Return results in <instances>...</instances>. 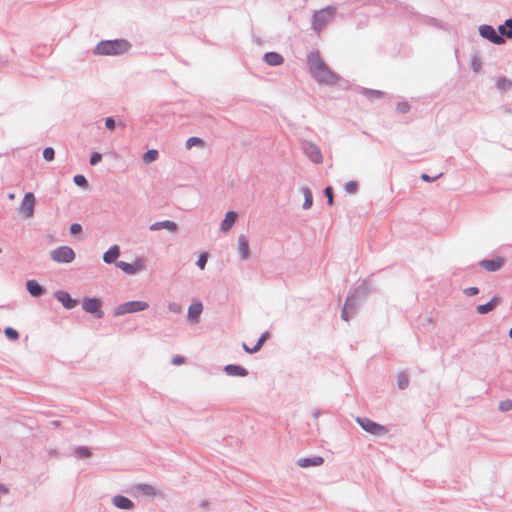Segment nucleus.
<instances>
[{
    "label": "nucleus",
    "mask_w": 512,
    "mask_h": 512,
    "mask_svg": "<svg viewBox=\"0 0 512 512\" xmlns=\"http://www.w3.org/2000/svg\"><path fill=\"white\" fill-rule=\"evenodd\" d=\"M48 454H49V456H51V457H52V456H56V455H57V451H56V450H49V451H48Z\"/></svg>",
    "instance_id": "obj_60"
},
{
    "label": "nucleus",
    "mask_w": 512,
    "mask_h": 512,
    "mask_svg": "<svg viewBox=\"0 0 512 512\" xmlns=\"http://www.w3.org/2000/svg\"><path fill=\"white\" fill-rule=\"evenodd\" d=\"M397 385L401 390L406 389L409 386V378L405 372H400L397 375Z\"/></svg>",
    "instance_id": "obj_30"
},
{
    "label": "nucleus",
    "mask_w": 512,
    "mask_h": 512,
    "mask_svg": "<svg viewBox=\"0 0 512 512\" xmlns=\"http://www.w3.org/2000/svg\"><path fill=\"white\" fill-rule=\"evenodd\" d=\"M35 202L36 199L32 192H27L24 195L19 207V212L23 215L24 218L29 219L34 215Z\"/></svg>",
    "instance_id": "obj_11"
},
{
    "label": "nucleus",
    "mask_w": 512,
    "mask_h": 512,
    "mask_svg": "<svg viewBox=\"0 0 512 512\" xmlns=\"http://www.w3.org/2000/svg\"><path fill=\"white\" fill-rule=\"evenodd\" d=\"M148 308H149L148 302L139 301V300L128 301V302L118 305L114 310V315L121 316V315H125L128 313L144 311Z\"/></svg>",
    "instance_id": "obj_4"
},
{
    "label": "nucleus",
    "mask_w": 512,
    "mask_h": 512,
    "mask_svg": "<svg viewBox=\"0 0 512 512\" xmlns=\"http://www.w3.org/2000/svg\"><path fill=\"white\" fill-rule=\"evenodd\" d=\"M237 250L241 260H246L250 256L249 241L246 235L240 234L238 236Z\"/></svg>",
    "instance_id": "obj_17"
},
{
    "label": "nucleus",
    "mask_w": 512,
    "mask_h": 512,
    "mask_svg": "<svg viewBox=\"0 0 512 512\" xmlns=\"http://www.w3.org/2000/svg\"><path fill=\"white\" fill-rule=\"evenodd\" d=\"M111 502L118 509L133 510L135 508L132 500L120 494L113 496Z\"/></svg>",
    "instance_id": "obj_15"
},
{
    "label": "nucleus",
    "mask_w": 512,
    "mask_h": 512,
    "mask_svg": "<svg viewBox=\"0 0 512 512\" xmlns=\"http://www.w3.org/2000/svg\"><path fill=\"white\" fill-rule=\"evenodd\" d=\"M119 255L120 248L117 245H113L103 254V261L107 264H111L115 262Z\"/></svg>",
    "instance_id": "obj_22"
},
{
    "label": "nucleus",
    "mask_w": 512,
    "mask_h": 512,
    "mask_svg": "<svg viewBox=\"0 0 512 512\" xmlns=\"http://www.w3.org/2000/svg\"><path fill=\"white\" fill-rule=\"evenodd\" d=\"M54 297L63 305L66 309H73L77 306L78 301L71 298L70 294L64 290H57L54 293Z\"/></svg>",
    "instance_id": "obj_14"
},
{
    "label": "nucleus",
    "mask_w": 512,
    "mask_h": 512,
    "mask_svg": "<svg viewBox=\"0 0 512 512\" xmlns=\"http://www.w3.org/2000/svg\"><path fill=\"white\" fill-rule=\"evenodd\" d=\"M479 34L481 37L489 40L490 42L500 45L505 43V38L495 31V29L490 25H480L479 26Z\"/></svg>",
    "instance_id": "obj_12"
},
{
    "label": "nucleus",
    "mask_w": 512,
    "mask_h": 512,
    "mask_svg": "<svg viewBox=\"0 0 512 512\" xmlns=\"http://www.w3.org/2000/svg\"><path fill=\"white\" fill-rule=\"evenodd\" d=\"M0 493H3V494L9 493V488L3 483H0Z\"/></svg>",
    "instance_id": "obj_54"
},
{
    "label": "nucleus",
    "mask_w": 512,
    "mask_h": 512,
    "mask_svg": "<svg viewBox=\"0 0 512 512\" xmlns=\"http://www.w3.org/2000/svg\"><path fill=\"white\" fill-rule=\"evenodd\" d=\"M171 362L173 365H181L185 362V358L183 356L176 355L172 358Z\"/></svg>",
    "instance_id": "obj_51"
},
{
    "label": "nucleus",
    "mask_w": 512,
    "mask_h": 512,
    "mask_svg": "<svg viewBox=\"0 0 512 512\" xmlns=\"http://www.w3.org/2000/svg\"><path fill=\"white\" fill-rule=\"evenodd\" d=\"M356 422L360 425V427L363 430L372 435H382L387 432V429L384 426L366 417H357Z\"/></svg>",
    "instance_id": "obj_9"
},
{
    "label": "nucleus",
    "mask_w": 512,
    "mask_h": 512,
    "mask_svg": "<svg viewBox=\"0 0 512 512\" xmlns=\"http://www.w3.org/2000/svg\"><path fill=\"white\" fill-rule=\"evenodd\" d=\"M479 293V289L477 287H469L464 290V294L468 297L475 296Z\"/></svg>",
    "instance_id": "obj_48"
},
{
    "label": "nucleus",
    "mask_w": 512,
    "mask_h": 512,
    "mask_svg": "<svg viewBox=\"0 0 512 512\" xmlns=\"http://www.w3.org/2000/svg\"><path fill=\"white\" fill-rule=\"evenodd\" d=\"M336 8L327 6L323 9L315 11L312 17V29L320 34L321 31L334 19Z\"/></svg>",
    "instance_id": "obj_3"
},
{
    "label": "nucleus",
    "mask_w": 512,
    "mask_h": 512,
    "mask_svg": "<svg viewBox=\"0 0 512 512\" xmlns=\"http://www.w3.org/2000/svg\"><path fill=\"white\" fill-rule=\"evenodd\" d=\"M43 158L50 162V161H53L54 158H55V151L53 148L51 147H46L44 150H43Z\"/></svg>",
    "instance_id": "obj_37"
},
{
    "label": "nucleus",
    "mask_w": 512,
    "mask_h": 512,
    "mask_svg": "<svg viewBox=\"0 0 512 512\" xmlns=\"http://www.w3.org/2000/svg\"><path fill=\"white\" fill-rule=\"evenodd\" d=\"M116 265L124 273L129 274V275H134L137 272L147 269V260L144 257H139L133 263L118 261L116 263Z\"/></svg>",
    "instance_id": "obj_5"
},
{
    "label": "nucleus",
    "mask_w": 512,
    "mask_h": 512,
    "mask_svg": "<svg viewBox=\"0 0 512 512\" xmlns=\"http://www.w3.org/2000/svg\"><path fill=\"white\" fill-rule=\"evenodd\" d=\"M270 337V334L268 332H263L261 334V336L259 337L258 339V342L261 343L262 345L264 344V342Z\"/></svg>",
    "instance_id": "obj_52"
},
{
    "label": "nucleus",
    "mask_w": 512,
    "mask_h": 512,
    "mask_svg": "<svg viewBox=\"0 0 512 512\" xmlns=\"http://www.w3.org/2000/svg\"><path fill=\"white\" fill-rule=\"evenodd\" d=\"M307 64L313 78L320 84L335 85L339 76L323 61L319 51H311L307 55Z\"/></svg>",
    "instance_id": "obj_1"
},
{
    "label": "nucleus",
    "mask_w": 512,
    "mask_h": 512,
    "mask_svg": "<svg viewBox=\"0 0 512 512\" xmlns=\"http://www.w3.org/2000/svg\"><path fill=\"white\" fill-rule=\"evenodd\" d=\"M443 175V173H439L438 175L434 176V177H431L429 176L428 174H421L420 178L425 181V182H434L436 181L437 179H439L441 176Z\"/></svg>",
    "instance_id": "obj_45"
},
{
    "label": "nucleus",
    "mask_w": 512,
    "mask_h": 512,
    "mask_svg": "<svg viewBox=\"0 0 512 512\" xmlns=\"http://www.w3.org/2000/svg\"><path fill=\"white\" fill-rule=\"evenodd\" d=\"M300 190L304 196V202H303L302 207L304 210H308L311 208V206L313 204L312 192H311L310 188H308V187H302Z\"/></svg>",
    "instance_id": "obj_28"
},
{
    "label": "nucleus",
    "mask_w": 512,
    "mask_h": 512,
    "mask_svg": "<svg viewBox=\"0 0 512 512\" xmlns=\"http://www.w3.org/2000/svg\"><path fill=\"white\" fill-rule=\"evenodd\" d=\"M26 288L29 294L33 297H41L45 293L44 287H42L36 280H28L26 282Z\"/></svg>",
    "instance_id": "obj_19"
},
{
    "label": "nucleus",
    "mask_w": 512,
    "mask_h": 512,
    "mask_svg": "<svg viewBox=\"0 0 512 512\" xmlns=\"http://www.w3.org/2000/svg\"><path fill=\"white\" fill-rule=\"evenodd\" d=\"M504 258L501 256H497L493 259H483L479 262L481 268L488 272H495L502 268L504 265Z\"/></svg>",
    "instance_id": "obj_13"
},
{
    "label": "nucleus",
    "mask_w": 512,
    "mask_h": 512,
    "mask_svg": "<svg viewBox=\"0 0 512 512\" xmlns=\"http://www.w3.org/2000/svg\"><path fill=\"white\" fill-rule=\"evenodd\" d=\"M499 410L502 412H508L512 410V400H504L499 403Z\"/></svg>",
    "instance_id": "obj_39"
},
{
    "label": "nucleus",
    "mask_w": 512,
    "mask_h": 512,
    "mask_svg": "<svg viewBox=\"0 0 512 512\" xmlns=\"http://www.w3.org/2000/svg\"><path fill=\"white\" fill-rule=\"evenodd\" d=\"M101 159H102V155L98 152H94L90 156L89 163H90V165L95 166L101 161Z\"/></svg>",
    "instance_id": "obj_43"
},
{
    "label": "nucleus",
    "mask_w": 512,
    "mask_h": 512,
    "mask_svg": "<svg viewBox=\"0 0 512 512\" xmlns=\"http://www.w3.org/2000/svg\"><path fill=\"white\" fill-rule=\"evenodd\" d=\"M161 229H166L169 232L175 233L178 230V225L174 221L163 220V221L155 222L149 226L150 231H158Z\"/></svg>",
    "instance_id": "obj_18"
},
{
    "label": "nucleus",
    "mask_w": 512,
    "mask_h": 512,
    "mask_svg": "<svg viewBox=\"0 0 512 512\" xmlns=\"http://www.w3.org/2000/svg\"><path fill=\"white\" fill-rule=\"evenodd\" d=\"M508 335L512 339V327L510 328Z\"/></svg>",
    "instance_id": "obj_63"
},
{
    "label": "nucleus",
    "mask_w": 512,
    "mask_h": 512,
    "mask_svg": "<svg viewBox=\"0 0 512 512\" xmlns=\"http://www.w3.org/2000/svg\"><path fill=\"white\" fill-rule=\"evenodd\" d=\"M507 27L503 24L498 27V35H501L502 37H507L508 39L512 38V30L506 29Z\"/></svg>",
    "instance_id": "obj_41"
},
{
    "label": "nucleus",
    "mask_w": 512,
    "mask_h": 512,
    "mask_svg": "<svg viewBox=\"0 0 512 512\" xmlns=\"http://www.w3.org/2000/svg\"><path fill=\"white\" fill-rule=\"evenodd\" d=\"M369 293L368 286L365 282H362L360 285H358L353 290L349 291V294L355 295L356 298L359 300H362L365 298Z\"/></svg>",
    "instance_id": "obj_26"
},
{
    "label": "nucleus",
    "mask_w": 512,
    "mask_h": 512,
    "mask_svg": "<svg viewBox=\"0 0 512 512\" xmlns=\"http://www.w3.org/2000/svg\"><path fill=\"white\" fill-rule=\"evenodd\" d=\"M136 490L144 495L155 497L159 494V491L150 484H138Z\"/></svg>",
    "instance_id": "obj_27"
},
{
    "label": "nucleus",
    "mask_w": 512,
    "mask_h": 512,
    "mask_svg": "<svg viewBox=\"0 0 512 512\" xmlns=\"http://www.w3.org/2000/svg\"><path fill=\"white\" fill-rule=\"evenodd\" d=\"M105 127L109 130H113L115 128V120L112 117H107L105 119Z\"/></svg>",
    "instance_id": "obj_49"
},
{
    "label": "nucleus",
    "mask_w": 512,
    "mask_h": 512,
    "mask_svg": "<svg viewBox=\"0 0 512 512\" xmlns=\"http://www.w3.org/2000/svg\"><path fill=\"white\" fill-rule=\"evenodd\" d=\"M301 149L303 153L315 164H320L323 161V156L318 145L311 141H302Z\"/></svg>",
    "instance_id": "obj_7"
},
{
    "label": "nucleus",
    "mask_w": 512,
    "mask_h": 512,
    "mask_svg": "<svg viewBox=\"0 0 512 512\" xmlns=\"http://www.w3.org/2000/svg\"><path fill=\"white\" fill-rule=\"evenodd\" d=\"M264 61L270 66H278L283 63L284 59L277 52H267L264 55Z\"/></svg>",
    "instance_id": "obj_23"
},
{
    "label": "nucleus",
    "mask_w": 512,
    "mask_h": 512,
    "mask_svg": "<svg viewBox=\"0 0 512 512\" xmlns=\"http://www.w3.org/2000/svg\"><path fill=\"white\" fill-rule=\"evenodd\" d=\"M361 300L355 297V295H351L348 293L342 312H341V318L344 321H348L351 316L355 314L357 309L360 306Z\"/></svg>",
    "instance_id": "obj_10"
},
{
    "label": "nucleus",
    "mask_w": 512,
    "mask_h": 512,
    "mask_svg": "<svg viewBox=\"0 0 512 512\" xmlns=\"http://www.w3.org/2000/svg\"><path fill=\"white\" fill-rule=\"evenodd\" d=\"M168 310L171 313L179 314L182 312V306L177 302H170L168 304Z\"/></svg>",
    "instance_id": "obj_42"
},
{
    "label": "nucleus",
    "mask_w": 512,
    "mask_h": 512,
    "mask_svg": "<svg viewBox=\"0 0 512 512\" xmlns=\"http://www.w3.org/2000/svg\"><path fill=\"white\" fill-rule=\"evenodd\" d=\"M242 347H243V349H244L247 353L252 354V352H251V348H250V347H248L245 343H243Z\"/></svg>",
    "instance_id": "obj_59"
},
{
    "label": "nucleus",
    "mask_w": 512,
    "mask_h": 512,
    "mask_svg": "<svg viewBox=\"0 0 512 512\" xmlns=\"http://www.w3.org/2000/svg\"><path fill=\"white\" fill-rule=\"evenodd\" d=\"M75 454L80 458H89L91 456V451L85 446H79L75 449Z\"/></svg>",
    "instance_id": "obj_33"
},
{
    "label": "nucleus",
    "mask_w": 512,
    "mask_h": 512,
    "mask_svg": "<svg viewBox=\"0 0 512 512\" xmlns=\"http://www.w3.org/2000/svg\"><path fill=\"white\" fill-rule=\"evenodd\" d=\"M499 303V299L497 297H492L490 301L485 304L478 305L476 307V311L479 314H486L492 311L497 304Z\"/></svg>",
    "instance_id": "obj_25"
},
{
    "label": "nucleus",
    "mask_w": 512,
    "mask_h": 512,
    "mask_svg": "<svg viewBox=\"0 0 512 512\" xmlns=\"http://www.w3.org/2000/svg\"><path fill=\"white\" fill-rule=\"evenodd\" d=\"M203 311V304L200 301L193 302L187 312V319L191 323H198L200 319V315Z\"/></svg>",
    "instance_id": "obj_16"
},
{
    "label": "nucleus",
    "mask_w": 512,
    "mask_h": 512,
    "mask_svg": "<svg viewBox=\"0 0 512 512\" xmlns=\"http://www.w3.org/2000/svg\"><path fill=\"white\" fill-rule=\"evenodd\" d=\"M427 23L433 26H440L436 18H428Z\"/></svg>",
    "instance_id": "obj_53"
},
{
    "label": "nucleus",
    "mask_w": 512,
    "mask_h": 512,
    "mask_svg": "<svg viewBox=\"0 0 512 512\" xmlns=\"http://www.w3.org/2000/svg\"><path fill=\"white\" fill-rule=\"evenodd\" d=\"M397 110L400 113H407L410 110V105L408 104V102H399L397 104Z\"/></svg>",
    "instance_id": "obj_46"
},
{
    "label": "nucleus",
    "mask_w": 512,
    "mask_h": 512,
    "mask_svg": "<svg viewBox=\"0 0 512 512\" xmlns=\"http://www.w3.org/2000/svg\"><path fill=\"white\" fill-rule=\"evenodd\" d=\"M312 414L314 418H318L321 415V411L319 409H314Z\"/></svg>",
    "instance_id": "obj_58"
},
{
    "label": "nucleus",
    "mask_w": 512,
    "mask_h": 512,
    "mask_svg": "<svg viewBox=\"0 0 512 512\" xmlns=\"http://www.w3.org/2000/svg\"><path fill=\"white\" fill-rule=\"evenodd\" d=\"M261 347H262V344L257 341L256 344L251 348V352L255 353V352L259 351Z\"/></svg>",
    "instance_id": "obj_56"
},
{
    "label": "nucleus",
    "mask_w": 512,
    "mask_h": 512,
    "mask_svg": "<svg viewBox=\"0 0 512 512\" xmlns=\"http://www.w3.org/2000/svg\"><path fill=\"white\" fill-rule=\"evenodd\" d=\"M261 347H262V344L257 341L256 344L251 348V352L255 353V352L259 351Z\"/></svg>",
    "instance_id": "obj_55"
},
{
    "label": "nucleus",
    "mask_w": 512,
    "mask_h": 512,
    "mask_svg": "<svg viewBox=\"0 0 512 512\" xmlns=\"http://www.w3.org/2000/svg\"><path fill=\"white\" fill-rule=\"evenodd\" d=\"M324 194L327 197V203L328 205H333V190L330 186L326 187L324 190Z\"/></svg>",
    "instance_id": "obj_44"
},
{
    "label": "nucleus",
    "mask_w": 512,
    "mask_h": 512,
    "mask_svg": "<svg viewBox=\"0 0 512 512\" xmlns=\"http://www.w3.org/2000/svg\"><path fill=\"white\" fill-rule=\"evenodd\" d=\"M69 231L72 235L79 234L82 231V226L78 223H73L70 225Z\"/></svg>",
    "instance_id": "obj_47"
},
{
    "label": "nucleus",
    "mask_w": 512,
    "mask_h": 512,
    "mask_svg": "<svg viewBox=\"0 0 512 512\" xmlns=\"http://www.w3.org/2000/svg\"><path fill=\"white\" fill-rule=\"evenodd\" d=\"M73 181H74V183L77 186H79L81 188H87L88 187L87 179L85 178V176H83L81 174L75 175L74 178H73Z\"/></svg>",
    "instance_id": "obj_34"
},
{
    "label": "nucleus",
    "mask_w": 512,
    "mask_h": 512,
    "mask_svg": "<svg viewBox=\"0 0 512 512\" xmlns=\"http://www.w3.org/2000/svg\"><path fill=\"white\" fill-rule=\"evenodd\" d=\"M504 25L509 29L512 30V18H509L505 21Z\"/></svg>",
    "instance_id": "obj_57"
},
{
    "label": "nucleus",
    "mask_w": 512,
    "mask_h": 512,
    "mask_svg": "<svg viewBox=\"0 0 512 512\" xmlns=\"http://www.w3.org/2000/svg\"><path fill=\"white\" fill-rule=\"evenodd\" d=\"M50 257L57 263H71L75 259V252L69 246H60L51 251Z\"/></svg>",
    "instance_id": "obj_6"
},
{
    "label": "nucleus",
    "mask_w": 512,
    "mask_h": 512,
    "mask_svg": "<svg viewBox=\"0 0 512 512\" xmlns=\"http://www.w3.org/2000/svg\"><path fill=\"white\" fill-rule=\"evenodd\" d=\"M344 189L349 194H354L358 190V184L355 181H348L344 185Z\"/></svg>",
    "instance_id": "obj_36"
},
{
    "label": "nucleus",
    "mask_w": 512,
    "mask_h": 512,
    "mask_svg": "<svg viewBox=\"0 0 512 512\" xmlns=\"http://www.w3.org/2000/svg\"><path fill=\"white\" fill-rule=\"evenodd\" d=\"M207 505H208L207 501H202V502L200 503V507H202V508H206V507H207Z\"/></svg>",
    "instance_id": "obj_61"
},
{
    "label": "nucleus",
    "mask_w": 512,
    "mask_h": 512,
    "mask_svg": "<svg viewBox=\"0 0 512 512\" xmlns=\"http://www.w3.org/2000/svg\"><path fill=\"white\" fill-rule=\"evenodd\" d=\"M362 94L369 99L380 98L383 96L382 91L367 88L363 89Z\"/></svg>",
    "instance_id": "obj_32"
},
{
    "label": "nucleus",
    "mask_w": 512,
    "mask_h": 512,
    "mask_svg": "<svg viewBox=\"0 0 512 512\" xmlns=\"http://www.w3.org/2000/svg\"><path fill=\"white\" fill-rule=\"evenodd\" d=\"M207 260H208V255L207 253H202L197 262H196V265L198 266L199 269L203 270L207 264Z\"/></svg>",
    "instance_id": "obj_40"
},
{
    "label": "nucleus",
    "mask_w": 512,
    "mask_h": 512,
    "mask_svg": "<svg viewBox=\"0 0 512 512\" xmlns=\"http://www.w3.org/2000/svg\"><path fill=\"white\" fill-rule=\"evenodd\" d=\"M4 333L10 340H17L19 338V333L12 327H7Z\"/></svg>",
    "instance_id": "obj_38"
},
{
    "label": "nucleus",
    "mask_w": 512,
    "mask_h": 512,
    "mask_svg": "<svg viewBox=\"0 0 512 512\" xmlns=\"http://www.w3.org/2000/svg\"><path fill=\"white\" fill-rule=\"evenodd\" d=\"M224 371L229 376L245 377L248 375V371L244 367L236 364L226 365Z\"/></svg>",
    "instance_id": "obj_20"
},
{
    "label": "nucleus",
    "mask_w": 512,
    "mask_h": 512,
    "mask_svg": "<svg viewBox=\"0 0 512 512\" xmlns=\"http://www.w3.org/2000/svg\"><path fill=\"white\" fill-rule=\"evenodd\" d=\"M131 48V44L125 39L102 40L93 49L94 55L111 56L121 55Z\"/></svg>",
    "instance_id": "obj_2"
},
{
    "label": "nucleus",
    "mask_w": 512,
    "mask_h": 512,
    "mask_svg": "<svg viewBox=\"0 0 512 512\" xmlns=\"http://www.w3.org/2000/svg\"><path fill=\"white\" fill-rule=\"evenodd\" d=\"M471 68L474 72H478L481 68V62L477 58H474L471 62Z\"/></svg>",
    "instance_id": "obj_50"
},
{
    "label": "nucleus",
    "mask_w": 512,
    "mask_h": 512,
    "mask_svg": "<svg viewBox=\"0 0 512 512\" xmlns=\"http://www.w3.org/2000/svg\"><path fill=\"white\" fill-rule=\"evenodd\" d=\"M8 198H9L10 200H13V199L15 198V195H14L13 193H10V194L8 195Z\"/></svg>",
    "instance_id": "obj_62"
},
{
    "label": "nucleus",
    "mask_w": 512,
    "mask_h": 512,
    "mask_svg": "<svg viewBox=\"0 0 512 512\" xmlns=\"http://www.w3.org/2000/svg\"><path fill=\"white\" fill-rule=\"evenodd\" d=\"M323 462H324L323 457L316 456V457H312V458H300V459H298L297 464L299 467L306 468V467H310V466H320L323 464Z\"/></svg>",
    "instance_id": "obj_21"
},
{
    "label": "nucleus",
    "mask_w": 512,
    "mask_h": 512,
    "mask_svg": "<svg viewBox=\"0 0 512 512\" xmlns=\"http://www.w3.org/2000/svg\"><path fill=\"white\" fill-rule=\"evenodd\" d=\"M496 87L500 90H509L512 88V82L505 77H500L496 81Z\"/></svg>",
    "instance_id": "obj_31"
},
{
    "label": "nucleus",
    "mask_w": 512,
    "mask_h": 512,
    "mask_svg": "<svg viewBox=\"0 0 512 512\" xmlns=\"http://www.w3.org/2000/svg\"><path fill=\"white\" fill-rule=\"evenodd\" d=\"M204 144L203 140L198 137H190L186 141V148L191 149L193 146L200 145L202 146Z\"/></svg>",
    "instance_id": "obj_35"
},
{
    "label": "nucleus",
    "mask_w": 512,
    "mask_h": 512,
    "mask_svg": "<svg viewBox=\"0 0 512 512\" xmlns=\"http://www.w3.org/2000/svg\"><path fill=\"white\" fill-rule=\"evenodd\" d=\"M101 305V300L95 297H85L82 301V309L85 312L92 314L97 319L104 316V312L101 310Z\"/></svg>",
    "instance_id": "obj_8"
},
{
    "label": "nucleus",
    "mask_w": 512,
    "mask_h": 512,
    "mask_svg": "<svg viewBox=\"0 0 512 512\" xmlns=\"http://www.w3.org/2000/svg\"><path fill=\"white\" fill-rule=\"evenodd\" d=\"M237 218V214L234 211H229L226 213L225 218L223 219L221 223V230L223 232H227L231 229V227L234 225Z\"/></svg>",
    "instance_id": "obj_24"
},
{
    "label": "nucleus",
    "mask_w": 512,
    "mask_h": 512,
    "mask_svg": "<svg viewBox=\"0 0 512 512\" xmlns=\"http://www.w3.org/2000/svg\"><path fill=\"white\" fill-rule=\"evenodd\" d=\"M159 153L155 149H150L143 154V161L146 164L152 163L157 160Z\"/></svg>",
    "instance_id": "obj_29"
}]
</instances>
